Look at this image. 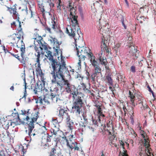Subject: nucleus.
<instances>
[{"label": "nucleus", "mask_w": 156, "mask_h": 156, "mask_svg": "<svg viewBox=\"0 0 156 156\" xmlns=\"http://www.w3.org/2000/svg\"><path fill=\"white\" fill-rule=\"evenodd\" d=\"M52 77L51 81L52 83H57L61 89L64 87L67 92L73 95V99L75 100L72 107L73 111L77 115H80L81 113H82L84 99L83 94L79 93L76 87L66 79L64 73L60 75H55Z\"/></svg>", "instance_id": "nucleus-1"}, {"label": "nucleus", "mask_w": 156, "mask_h": 156, "mask_svg": "<svg viewBox=\"0 0 156 156\" xmlns=\"http://www.w3.org/2000/svg\"><path fill=\"white\" fill-rule=\"evenodd\" d=\"M67 8L69 12V18L71 21L72 27L70 26H68L66 28V33L76 41L81 38L80 34L82 36V34L80 30H78L79 23L77 20L78 16L77 15L76 8L74 7L72 5V3L69 2Z\"/></svg>", "instance_id": "nucleus-2"}, {"label": "nucleus", "mask_w": 156, "mask_h": 156, "mask_svg": "<svg viewBox=\"0 0 156 156\" xmlns=\"http://www.w3.org/2000/svg\"><path fill=\"white\" fill-rule=\"evenodd\" d=\"M29 110H28L27 112L25 110L22 111L21 114L26 116V117L23 119L24 121L26 122L28 125L27 127L28 130H26V131L27 133L28 131V135L31 139L32 138H34V136L38 134L37 131L35 129H34V123L37 121L38 116L37 113H35L34 116L32 117L31 114L29 112Z\"/></svg>", "instance_id": "nucleus-3"}, {"label": "nucleus", "mask_w": 156, "mask_h": 156, "mask_svg": "<svg viewBox=\"0 0 156 156\" xmlns=\"http://www.w3.org/2000/svg\"><path fill=\"white\" fill-rule=\"evenodd\" d=\"M42 93L43 95H40L38 98L36 103L39 102L40 105L46 106L50 103H56L58 100V96L55 91L51 92L50 95L48 94V90L45 88L44 85L42 84Z\"/></svg>", "instance_id": "nucleus-4"}, {"label": "nucleus", "mask_w": 156, "mask_h": 156, "mask_svg": "<svg viewBox=\"0 0 156 156\" xmlns=\"http://www.w3.org/2000/svg\"><path fill=\"white\" fill-rule=\"evenodd\" d=\"M131 84L133 86L132 88H133L134 90L133 92L129 91V96L128 98L129 99L130 104H132L133 107L135 106L138 104H141L142 106H143V102L141 99L140 98V96L139 94V92H136L135 90L134 86V82H131Z\"/></svg>", "instance_id": "nucleus-5"}, {"label": "nucleus", "mask_w": 156, "mask_h": 156, "mask_svg": "<svg viewBox=\"0 0 156 156\" xmlns=\"http://www.w3.org/2000/svg\"><path fill=\"white\" fill-rule=\"evenodd\" d=\"M54 0H38L37 4L39 9L44 14L45 12H47L51 10V8L54 6L53 2Z\"/></svg>", "instance_id": "nucleus-6"}, {"label": "nucleus", "mask_w": 156, "mask_h": 156, "mask_svg": "<svg viewBox=\"0 0 156 156\" xmlns=\"http://www.w3.org/2000/svg\"><path fill=\"white\" fill-rule=\"evenodd\" d=\"M20 36L15 34H13L10 39V42L9 44H11V45H14L15 44H16V47L20 49L21 51H22L23 53L24 52V49H25V44L22 40H20Z\"/></svg>", "instance_id": "nucleus-7"}, {"label": "nucleus", "mask_w": 156, "mask_h": 156, "mask_svg": "<svg viewBox=\"0 0 156 156\" xmlns=\"http://www.w3.org/2000/svg\"><path fill=\"white\" fill-rule=\"evenodd\" d=\"M74 40L77 54L78 57H80L81 58L84 57L85 58L86 57V54L87 55L89 58L90 57V55H91L92 54H93L91 50L89 48L84 47L83 46H80L79 45H78L77 44V41L79 40H77L76 41L75 40Z\"/></svg>", "instance_id": "nucleus-8"}, {"label": "nucleus", "mask_w": 156, "mask_h": 156, "mask_svg": "<svg viewBox=\"0 0 156 156\" xmlns=\"http://www.w3.org/2000/svg\"><path fill=\"white\" fill-rule=\"evenodd\" d=\"M61 63L57 61V63L58 66L57 68H56L55 70V76L59 75H61V74L64 73V72H68L69 74V73L68 70V68L66 67V64L64 60L65 57L62 55V53L61 54Z\"/></svg>", "instance_id": "nucleus-9"}, {"label": "nucleus", "mask_w": 156, "mask_h": 156, "mask_svg": "<svg viewBox=\"0 0 156 156\" xmlns=\"http://www.w3.org/2000/svg\"><path fill=\"white\" fill-rule=\"evenodd\" d=\"M46 51L47 55H45L46 57L47 58L51 63V66L53 70L51 71V74L52 75V77L55 76V70L56 68H57L58 65L57 63V60L56 59H54L53 56L52 55V52L49 50H47Z\"/></svg>", "instance_id": "nucleus-10"}, {"label": "nucleus", "mask_w": 156, "mask_h": 156, "mask_svg": "<svg viewBox=\"0 0 156 156\" xmlns=\"http://www.w3.org/2000/svg\"><path fill=\"white\" fill-rule=\"evenodd\" d=\"M69 141L67 143V146L71 151L73 149L74 151H80V148L79 147L78 144L75 141V137L73 135L70 134L68 136Z\"/></svg>", "instance_id": "nucleus-11"}, {"label": "nucleus", "mask_w": 156, "mask_h": 156, "mask_svg": "<svg viewBox=\"0 0 156 156\" xmlns=\"http://www.w3.org/2000/svg\"><path fill=\"white\" fill-rule=\"evenodd\" d=\"M11 26L13 28H15L17 33L16 34L20 35V37H22L23 38L24 33L21 27L20 19L16 20L15 22H13L11 23Z\"/></svg>", "instance_id": "nucleus-12"}, {"label": "nucleus", "mask_w": 156, "mask_h": 156, "mask_svg": "<svg viewBox=\"0 0 156 156\" xmlns=\"http://www.w3.org/2000/svg\"><path fill=\"white\" fill-rule=\"evenodd\" d=\"M131 44H130V45H129L128 46V51L130 55L135 56V58H134L136 59L138 57V55L137 54V53L138 54L139 52H137L138 51V50H137L136 47L133 46V44L132 45Z\"/></svg>", "instance_id": "nucleus-13"}, {"label": "nucleus", "mask_w": 156, "mask_h": 156, "mask_svg": "<svg viewBox=\"0 0 156 156\" xmlns=\"http://www.w3.org/2000/svg\"><path fill=\"white\" fill-rule=\"evenodd\" d=\"M69 111L63 109L59 110L58 116L62 120L63 119L66 120H70V115L69 114Z\"/></svg>", "instance_id": "nucleus-14"}, {"label": "nucleus", "mask_w": 156, "mask_h": 156, "mask_svg": "<svg viewBox=\"0 0 156 156\" xmlns=\"http://www.w3.org/2000/svg\"><path fill=\"white\" fill-rule=\"evenodd\" d=\"M108 44L109 43L107 40L102 38L101 46V49L102 51H105L108 54L111 51V49L109 48Z\"/></svg>", "instance_id": "nucleus-15"}, {"label": "nucleus", "mask_w": 156, "mask_h": 156, "mask_svg": "<svg viewBox=\"0 0 156 156\" xmlns=\"http://www.w3.org/2000/svg\"><path fill=\"white\" fill-rule=\"evenodd\" d=\"M94 73H93L91 75V78L93 81H95L96 80H97V78L98 77V76H99L101 75V69L98 66H97L94 67Z\"/></svg>", "instance_id": "nucleus-16"}, {"label": "nucleus", "mask_w": 156, "mask_h": 156, "mask_svg": "<svg viewBox=\"0 0 156 156\" xmlns=\"http://www.w3.org/2000/svg\"><path fill=\"white\" fill-rule=\"evenodd\" d=\"M7 11L9 12L12 15L13 18L15 19H20L19 15L17 11L16 8V7H7Z\"/></svg>", "instance_id": "nucleus-17"}, {"label": "nucleus", "mask_w": 156, "mask_h": 156, "mask_svg": "<svg viewBox=\"0 0 156 156\" xmlns=\"http://www.w3.org/2000/svg\"><path fill=\"white\" fill-rule=\"evenodd\" d=\"M45 135L46 136V137L44 138V140L42 138L41 141V145L43 147V149H47L49 147V145L48 142L51 141V139L50 137H51V136H49L48 133L46 134H45Z\"/></svg>", "instance_id": "nucleus-18"}, {"label": "nucleus", "mask_w": 156, "mask_h": 156, "mask_svg": "<svg viewBox=\"0 0 156 156\" xmlns=\"http://www.w3.org/2000/svg\"><path fill=\"white\" fill-rule=\"evenodd\" d=\"M42 86L41 84L39 85L37 83L35 84V86H33L34 88L32 87L31 88V89L33 90L35 94L37 95L38 98L42 94Z\"/></svg>", "instance_id": "nucleus-19"}, {"label": "nucleus", "mask_w": 156, "mask_h": 156, "mask_svg": "<svg viewBox=\"0 0 156 156\" xmlns=\"http://www.w3.org/2000/svg\"><path fill=\"white\" fill-rule=\"evenodd\" d=\"M63 136H60L59 137H56L55 138V141L57 142H59L62 145H67V143L69 141V140H68L66 137L63 134Z\"/></svg>", "instance_id": "nucleus-20"}, {"label": "nucleus", "mask_w": 156, "mask_h": 156, "mask_svg": "<svg viewBox=\"0 0 156 156\" xmlns=\"http://www.w3.org/2000/svg\"><path fill=\"white\" fill-rule=\"evenodd\" d=\"M15 116H16V118L14 119L13 121L11 122V125L12 126V123H13L15 125H20L23 123L22 122L21 119L20 118L19 115L18 113H14Z\"/></svg>", "instance_id": "nucleus-21"}, {"label": "nucleus", "mask_w": 156, "mask_h": 156, "mask_svg": "<svg viewBox=\"0 0 156 156\" xmlns=\"http://www.w3.org/2000/svg\"><path fill=\"white\" fill-rule=\"evenodd\" d=\"M90 57L89 58L90 59V62L91 64L94 67H96L97 66H98V60L95 57L94 55L93 54L90 55Z\"/></svg>", "instance_id": "nucleus-22"}, {"label": "nucleus", "mask_w": 156, "mask_h": 156, "mask_svg": "<svg viewBox=\"0 0 156 156\" xmlns=\"http://www.w3.org/2000/svg\"><path fill=\"white\" fill-rule=\"evenodd\" d=\"M59 125L54 126L51 125V128L50 129L51 132L53 134L56 135L57 133L60 132L62 134H63V133L62 131H59Z\"/></svg>", "instance_id": "nucleus-23"}, {"label": "nucleus", "mask_w": 156, "mask_h": 156, "mask_svg": "<svg viewBox=\"0 0 156 156\" xmlns=\"http://www.w3.org/2000/svg\"><path fill=\"white\" fill-rule=\"evenodd\" d=\"M144 146L145 147V150L146 152L147 151V152L150 154V151L152 150L151 148L150 147V141L149 139L146 140L144 139Z\"/></svg>", "instance_id": "nucleus-24"}, {"label": "nucleus", "mask_w": 156, "mask_h": 156, "mask_svg": "<svg viewBox=\"0 0 156 156\" xmlns=\"http://www.w3.org/2000/svg\"><path fill=\"white\" fill-rule=\"evenodd\" d=\"M3 138V140H5V139H10L11 135L9 133L8 131L7 130H5L2 131V133L0 134Z\"/></svg>", "instance_id": "nucleus-25"}, {"label": "nucleus", "mask_w": 156, "mask_h": 156, "mask_svg": "<svg viewBox=\"0 0 156 156\" xmlns=\"http://www.w3.org/2000/svg\"><path fill=\"white\" fill-rule=\"evenodd\" d=\"M49 40L51 43L53 44V45L55 46L57 45L59 46V45H60V44L59 42L58 41L57 39L55 37L50 36V37Z\"/></svg>", "instance_id": "nucleus-26"}, {"label": "nucleus", "mask_w": 156, "mask_h": 156, "mask_svg": "<svg viewBox=\"0 0 156 156\" xmlns=\"http://www.w3.org/2000/svg\"><path fill=\"white\" fill-rule=\"evenodd\" d=\"M39 44H40V46L39 47L41 49V50L42 51L43 49H44L45 51H47L48 50L47 44L44 40L42 41Z\"/></svg>", "instance_id": "nucleus-27"}, {"label": "nucleus", "mask_w": 156, "mask_h": 156, "mask_svg": "<svg viewBox=\"0 0 156 156\" xmlns=\"http://www.w3.org/2000/svg\"><path fill=\"white\" fill-rule=\"evenodd\" d=\"M31 18L32 20L35 23H37V21L39 19V17L37 14L36 13L32 12L31 10Z\"/></svg>", "instance_id": "nucleus-28"}, {"label": "nucleus", "mask_w": 156, "mask_h": 156, "mask_svg": "<svg viewBox=\"0 0 156 156\" xmlns=\"http://www.w3.org/2000/svg\"><path fill=\"white\" fill-rule=\"evenodd\" d=\"M105 80L107 82L109 85L112 86L113 84V80L111 77V75L108 74L105 76Z\"/></svg>", "instance_id": "nucleus-29"}, {"label": "nucleus", "mask_w": 156, "mask_h": 156, "mask_svg": "<svg viewBox=\"0 0 156 156\" xmlns=\"http://www.w3.org/2000/svg\"><path fill=\"white\" fill-rule=\"evenodd\" d=\"M55 2L57 5V10L59 12L61 13V7L62 5L61 0H56Z\"/></svg>", "instance_id": "nucleus-30"}, {"label": "nucleus", "mask_w": 156, "mask_h": 156, "mask_svg": "<svg viewBox=\"0 0 156 156\" xmlns=\"http://www.w3.org/2000/svg\"><path fill=\"white\" fill-rule=\"evenodd\" d=\"M25 49H24V52L23 53V54H22L23 52L22 51H21V55L22 58L21 60L20 59V62L22 64L23 66L24 67H25L26 66L27 62L26 58L23 57L24 54L25 53Z\"/></svg>", "instance_id": "nucleus-31"}, {"label": "nucleus", "mask_w": 156, "mask_h": 156, "mask_svg": "<svg viewBox=\"0 0 156 156\" xmlns=\"http://www.w3.org/2000/svg\"><path fill=\"white\" fill-rule=\"evenodd\" d=\"M94 106L96 107L97 110V113H103V110L102 107V105L101 104L100 105H98L97 104H95Z\"/></svg>", "instance_id": "nucleus-32"}, {"label": "nucleus", "mask_w": 156, "mask_h": 156, "mask_svg": "<svg viewBox=\"0 0 156 156\" xmlns=\"http://www.w3.org/2000/svg\"><path fill=\"white\" fill-rule=\"evenodd\" d=\"M82 85L83 86V90L85 93L90 94L92 96L94 97V94L92 93L91 91L90 90L86 88V86L84 83H83Z\"/></svg>", "instance_id": "nucleus-33"}, {"label": "nucleus", "mask_w": 156, "mask_h": 156, "mask_svg": "<svg viewBox=\"0 0 156 156\" xmlns=\"http://www.w3.org/2000/svg\"><path fill=\"white\" fill-rule=\"evenodd\" d=\"M99 59L101 65L106 66L108 62L105 58H104L101 56H100L99 57Z\"/></svg>", "instance_id": "nucleus-34"}, {"label": "nucleus", "mask_w": 156, "mask_h": 156, "mask_svg": "<svg viewBox=\"0 0 156 156\" xmlns=\"http://www.w3.org/2000/svg\"><path fill=\"white\" fill-rule=\"evenodd\" d=\"M112 120L109 119L107 121V126L108 129H114Z\"/></svg>", "instance_id": "nucleus-35"}, {"label": "nucleus", "mask_w": 156, "mask_h": 156, "mask_svg": "<svg viewBox=\"0 0 156 156\" xmlns=\"http://www.w3.org/2000/svg\"><path fill=\"white\" fill-rule=\"evenodd\" d=\"M36 37L34 38L33 39L35 40H36V41L38 43V44H40L41 42L43 41V38L40 36H39L38 34H37L36 35Z\"/></svg>", "instance_id": "nucleus-36"}, {"label": "nucleus", "mask_w": 156, "mask_h": 156, "mask_svg": "<svg viewBox=\"0 0 156 156\" xmlns=\"http://www.w3.org/2000/svg\"><path fill=\"white\" fill-rule=\"evenodd\" d=\"M66 121L67 127L69 128L70 130H72L73 127V122H71L70 120H66Z\"/></svg>", "instance_id": "nucleus-37"}, {"label": "nucleus", "mask_w": 156, "mask_h": 156, "mask_svg": "<svg viewBox=\"0 0 156 156\" xmlns=\"http://www.w3.org/2000/svg\"><path fill=\"white\" fill-rule=\"evenodd\" d=\"M121 44L119 43H117L115 45L114 48H113L114 50L115 53L117 55V53L118 51H119L120 47L121 46Z\"/></svg>", "instance_id": "nucleus-38"}, {"label": "nucleus", "mask_w": 156, "mask_h": 156, "mask_svg": "<svg viewBox=\"0 0 156 156\" xmlns=\"http://www.w3.org/2000/svg\"><path fill=\"white\" fill-rule=\"evenodd\" d=\"M36 74L37 76L38 75L41 77L43 76V74L41 68H36Z\"/></svg>", "instance_id": "nucleus-39"}, {"label": "nucleus", "mask_w": 156, "mask_h": 156, "mask_svg": "<svg viewBox=\"0 0 156 156\" xmlns=\"http://www.w3.org/2000/svg\"><path fill=\"white\" fill-rule=\"evenodd\" d=\"M24 95L23 96V97L22 98H24V99L25 100H26V97L27 96V91H26V89L27 88V87H28V86H27V83H26V80L25 79H24Z\"/></svg>", "instance_id": "nucleus-40"}, {"label": "nucleus", "mask_w": 156, "mask_h": 156, "mask_svg": "<svg viewBox=\"0 0 156 156\" xmlns=\"http://www.w3.org/2000/svg\"><path fill=\"white\" fill-rule=\"evenodd\" d=\"M79 58V62L78 63V68H81V63L82 62H83L84 63H85L84 62L85 60V58H84V57H82L81 58L80 57H78Z\"/></svg>", "instance_id": "nucleus-41"}, {"label": "nucleus", "mask_w": 156, "mask_h": 156, "mask_svg": "<svg viewBox=\"0 0 156 156\" xmlns=\"http://www.w3.org/2000/svg\"><path fill=\"white\" fill-rule=\"evenodd\" d=\"M36 53H35V55H39L40 56L41 52V53L42 51L41 50V49L39 48V47H38L35 46L34 47Z\"/></svg>", "instance_id": "nucleus-42"}, {"label": "nucleus", "mask_w": 156, "mask_h": 156, "mask_svg": "<svg viewBox=\"0 0 156 156\" xmlns=\"http://www.w3.org/2000/svg\"><path fill=\"white\" fill-rule=\"evenodd\" d=\"M52 24L51 25V27L54 29L55 30L57 27L56 22H55L54 21L52 20L51 21Z\"/></svg>", "instance_id": "nucleus-43"}, {"label": "nucleus", "mask_w": 156, "mask_h": 156, "mask_svg": "<svg viewBox=\"0 0 156 156\" xmlns=\"http://www.w3.org/2000/svg\"><path fill=\"white\" fill-rule=\"evenodd\" d=\"M91 119H92V123L91 124V125L94 124L95 125L98 126L99 125V123L98 120V119L97 120L94 119L92 116V117Z\"/></svg>", "instance_id": "nucleus-44"}, {"label": "nucleus", "mask_w": 156, "mask_h": 156, "mask_svg": "<svg viewBox=\"0 0 156 156\" xmlns=\"http://www.w3.org/2000/svg\"><path fill=\"white\" fill-rule=\"evenodd\" d=\"M105 115H104L103 116H101V117L100 118H98V120L99 122V124H100L101 125H102V123L103 122L104 120V119H105Z\"/></svg>", "instance_id": "nucleus-45"}, {"label": "nucleus", "mask_w": 156, "mask_h": 156, "mask_svg": "<svg viewBox=\"0 0 156 156\" xmlns=\"http://www.w3.org/2000/svg\"><path fill=\"white\" fill-rule=\"evenodd\" d=\"M59 45H59V46L57 45L53 47V48L55 49V51L56 52V54L57 55L58 54V51L59 50H60Z\"/></svg>", "instance_id": "nucleus-46"}, {"label": "nucleus", "mask_w": 156, "mask_h": 156, "mask_svg": "<svg viewBox=\"0 0 156 156\" xmlns=\"http://www.w3.org/2000/svg\"><path fill=\"white\" fill-rule=\"evenodd\" d=\"M147 87L149 91L151 93V94L152 95V96L154 98V100H155V95L154 94V92L152 90L151 88L150 87L149 85H148L147 86Z\"/></svg>", "instance_id": "nucleus-47"}, {"label": "nucleus", "mask_w": 156, "mask_h": 156, "mask_svg": "<svg viewBox=\"0 0 156 156\" xmlns=\"http://www.w3.org/2000/svg\"><path fill=\"white\" fill-rule=\"evenodd\" d=\"M52 125H54V126H58L59 123L57 119H53L52 121Z\"/></svg>", "instance_id": "nucleus-48"}, {"label": "nucleus", "mask_w": 156, "mask_h": 156, "mask_svg": "<svg viewBox=\"0 0 156 156\" xmlns=\"http://www.w3.org/2000/svg\"><path fill=\"white\" fill-rule=\"evenodd\" d=\"M141 136L144 139V140L145 139L146 140L148 139V136H147V134L145 132L141 134Z\"/></svg>", "instance_id": "nucleus-49"}, {"label": "nucleus", "mask_w": 156, "mask_h": 156, "mask_svg": "<svg viewBox=\"0 0 156 156\" xmlns=\"http://www.w3.org/2000/svg\"><path fill=\"white\" fill-rule=\"evenodd\" d=\"M144 18L143 16L142 17L141 16H138L137 17V20H139V22L141 23H143V20H144Z\"/></svg>", "instance_id": "nucleus-50"}, {"label": "nucleus", "mask_w": 156, "mask_h": 156, "mask_svg": "<svg viewBox=\"0 0 156 156\" xmlns=\"http://www.w3.org/2000/svg\"><path fill=\"white\" fill-rule=\"evenodd\" d=\"M15 58L17 59L19 61H20V56L18 55H15L14 54H13L12 53L10 52H9Z\"/></svg>", "instance_id": "nucleus-51"}, {"label": "nucleus", "mask_w": 156, "mask_h": 156, "mask_svg": "<svg viewBox=\"0 0 156 156\" xmlns=\"http://www.w3.org/2000/svg\"><path fill=\"white\" fill-rule=\"evenodd\" d=\"M133 112L132 113V114L130 117V119L131 120V122L132 125H133L134 121V115H133Z\"/></svg>", "instance_id": "nucleus-52"}, {"label": "nucleus", "mask_w": 156, "mask_h": 156, "mask_svg": "<svg viewBox=\"0 0 156 156\" xmlns=\"http://www.w3.org/2000/svg\"><path fill=\"white\" fill-rule=\"evenodd\" d=\"M106 30H103L102 27L100 30V33L103 35V37H104V36L105 35L104 34H106Z\"/></svg>", "instance_id": "nucleus-53"}, {"label": "nucleus", "mask_w": 156, "mask_h": 156, "mask_svg": "<svg viewBox=\"0 0 156 156\" xmlns=\"http://www.w3.org/2000/svg\"><path fill=\"white\" fill-rule=\"evenodd\" d=\"M82 116L84 120L87 122V115L86 113L83 112L82 114Z\"/></svg>", "instance_id": "nucleus-54"}, {"label": "nucleus", "mask_w": 156, "mask_h": 156, "mask_svg": "<svg viewBox=\"0 0 156 156\" xmlns=\"http://www.w3.org/2000/svg\"><path fill=\"white\" fill-rule=\"evenodd\" d=\"M119 142L120 144V145H121L122 146V147L124 150L125 149L124 147L125 144L124 141L122 140H119Z\"/></svg>", "instance_id": "nucleus-55"}, {"label": "nucleus", "mask_w": 156, "mask_h": 156, "mask_svg": "<svg viewBox=\"0 0 156 156\" xmlns=\"http://www.w3.org/2000/svg\"><path fill=\"white\" fill-rule=\"evenodd\" d=\"M126 151H125L124 153H121L120 152L119 156H128L127 154L126 153Z\"/></svg>", "instance_id": "nucleus-56"}, {"label": "nucleus", "mask_w": 156, "mask_h": 156, "mask_svg": "<svg viewBox=\"0 0 156 156\" xmlns=\"http://www.w3.org/2000/svg\"><path fill=\"white\" fill-rule=\"evenodd\" d=\"M109 88L110 89V90L111 91L112 94L114 95L115 93L114 91H115V87H114L113 88L111 86H109Z\"/></svg>", "instance_id": "nucleus-57"}, {"label": "nucleus", "mask_w": 156, "mask_h": 156, "mask_svg": "<svg viewBox=\"0 0 156 156\" xmlns=\"http://www.w3.org/2000/svg\"><path fill=\"white\" fill-rule=\"evenodd\" d=\"M114 129H107L105 131H107L108 133V135H112V134L111 132L112 131H113Z\"/></svg>", "instance_id": "nucleus-58"}, {"label": "nucleus", "mask_w": 156, "mask_h": 156, "mask_svg": "<svg viewBox=\"0 0 156 156\" xmlns=\"http://www.w3.org/2000/svg\"><path fill=\"white\" fill-rule=\"evenodd\" d=\"M124 18L123 17H122L121 19V21L122 23V25L124 27V28L125 29H126V27L124 23Z\"/></svg>", "instance_id": "nucleus-59"}, {"label": "nucleus", "mask_w": 156, "mask_h": 156, "mask_svg": "<svg viewBox=\"0 0 156 156\" xmlns=\"http://www.w3.org/2000/svg\"><path fill=\"white\" fill-rule=\"evenodd\" d=\"M45 30L48 31V32L51 33V28L48 27V26H46L45 27Z\"/></svg>", "instance_id": "nucleus-60"}, {"label": "nucleus", "mask_w": 156, "mask_h": 156, "mask_svg": "<svg viewBox=\"0 0 156 156\" xmlns=\"http://www.w3.org/2000/svg\"><path fill=\"white\" fill-rule=\"evenodd\" d=\"M130 70L133 73L135 72V67L134 66H132L130 67Z\"/></svg>", "instance_id": "nucleus-61"}, {"label": "nucleus", "mask_w": 156, "mask_h": 156, "mask_svg": "<svg viewBox=\"0 0 156 156\" xmlns=\"http://www.w3.org/2000/svg\"><path fill=\"white\" fill-rule=\"evenodd\" d=\"M97 115L98 116V118H100L101 117L103 116L104 115H105L103 113H97Z\"/></svg>", "instance_id": "nucleus-62"}, {"label": "nucleus", "mask_w": 156, "mask_h": 156, "mask_svg": "<svg viewBox=\"0 0 156 156\" xmlns=\"http://www.w3.org/2000/svg\"><path fill=\"white\" fill-rule=\"evenodd\" d=\"M0 156H5V151H0Z\"/></svg>", "instance_id": "nucleus-63"}, {"label": "nucleus", "mask_w": 156, "mask_h": 156, "mask_svg": "<svg viewBox=\"0 0 156 156\" xmlns=\"http://www.w3.org/2000/svg\"><path fill=\"white\" fill-rule=\"evenodd\" d=\"M55 154L54 152V151L52 150V149L51 150V151L50 152V154L49 156H54Z\"/></svg>", "instance_id": "nucleus-64"}]
</instances>
